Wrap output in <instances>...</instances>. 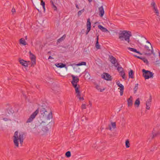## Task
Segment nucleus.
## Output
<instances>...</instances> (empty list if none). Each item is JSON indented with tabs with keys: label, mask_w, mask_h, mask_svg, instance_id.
Wrapping results in <instances>:
<instances>
[{
	"label": "nucleus",
	"mask_w": 160,
	"mask_h": 160,
	"mask_svg": "<svg viewBox=\"0 0 160 160\" xmlns=\"http://www.w3.org/2000/svg\"><path fill=\"white\" fill-rule=\"evenodd\" d=\"M72 78V81L71 82V83L72 85L74 84H77V83L78 82L79 79L78 77L75 76L74 75H72L71 76Z\"/></svg>",
	"instance_id": "obj_11"
},
{
	"label": "nucleus",
	"mask_w": 160,
	"mask_h": 160,
	"mask_svg": "<svg viewBox=\"0 0 160 160\" xmlns=\"http://www.w3.org/2000/svg\"><path fill=\"white\" fill-rule=\"evenodd\" d=\"M110 61L114 65L115 67H117L119 65L118 63H117V61L116 58L112 56L110 57Z\"/></svg>",
	"instance_id": "obj_9"
},
{
	"label": "nucleus",
	"mask_w": 160,
	"mask_h": 160,
	"mask_svg": "<svg viewBox=\"0 0 160 160\" xmlns=\"http://www.w3.org/2000/svg\"><path fill=\"white\" fill-rule=\"evenodd\" d=\"M120 73V75L121 76L122 75H123V74H125L123 70L121 72H119Z\"/></svg>",
	"instance_id": "obj_50"
},
{
	"label": "nucleus",
	"mask_w": 160,
	"mask_h": 160,
	"mask_svg": "<svg viewBox=\"0 0 160 160\" xmlns=\"http://www.w3.org/2000/svg\"><path fill=\"white\" fill-rule=\"evenodd\" d=\"M84 8H83L81 10L79 11L78 12V16H79L80 15H81L82 14V12H84Z\"/></svg>",
	"instance_id": "obj_36"
},
{
	"label": "nucleus",
	"mask_w": 160,
	"mask_h": 160,
	"mask_svg": "<svg viewBox=\"0 0 160 160\" xmlns=\"http://www.w3.org/2000/svg\"><path fill=\"white\" fill-rule=\"evenodd\" d=\"M96 88L97 89H98V90H100V92H102L105 89H101L100 88V86L99 85H97L96 86Z\"/></svg>",
	"instance_id": "obj_37"
},
{
	"label": "nucleus",
	"mask_w": 160,
	"mask_h": 160,
	"mask_svg": "<svg viewBox=\"0 0 160 160\" xmlns=\"http://www.w3.org/2000/svg\"><path fill=\"white\" fill-rule=\"evenodd\" d=\"M50 3H51L52 7V8L54 10V11H57V7L54 4L53 2V1L52 0L50 1Z\"/></svg>",
	"instance_id": "obj_25"
},
{
	"label": "nucleus",
	"mask_w": 160,
	"mask_h": 160,
	"mask_svg": "<svg viewBox=\"0 0 160 160\" xmlns=\"http://www.w3.org/2000/svg\"><path fill=\"white\" fill-rule=\"evenodd\" d=\"M20 43L24 45L27 44L25 40L22 38H21L20 39Z\"/></svg>",
	"instance_id": "obj_28"
},
{
	"label": "nucleus",
	"mask_w": 160,
	"mask_h": 160,
	"mask_svg": "<svg viewBox=\"0 0 160 160\" xmlns=\"http://www.w3.org/2000/svg\"><path fill=\"white\" fill-rule=\"evenodd\" d=\"M109 130H111L112 129V128H111V125H109Z\"/></svg>",
	"instance_id": "obj_56"
},
{
	"label": "nucleus",
	"mask_w": 160,
	"mask_h": 160,
	"mask_svg": "<svg viewBox=\"0 0 160 160\" xmlns=\"http://www.w3.org/2000/svg\"><path fill=\"white\" fill-rule=\"evenodd\" d=\"M116 84L120 88V94L121 96L122 95L123 93L124 87V86L119 81H118L116 82Z\"/></svg>",
	"instance_id": "obj_10"
},
{
	"label": "nucleus",
	"mask_w": 160,
	"mask_h": 160,
	"mask_svg": "<svg viewBox=\"0 0 160 160\" xmlns=\"http://www.w3.org/2000/svg\"><path fill=\"white\" fill-rule=\"evenodd\" d=\"M145 48L146 49L147 53H145V54L150 55L153 53V48H151V49L149 48V47L147 46H145Z\"/></svg>",
	"instance_id": "obj_12"
},
{
	"label": "nucleus",
	"mask_w": 160,
	"mask_h": 160,
	"mask_svg": "<svg viewBox=\"0 0 160 160\" xmlns=\"http://www.w3.org/2000/svg\"><path fill=\"white\" fill-rule=\"evenodd\" d=\"M53 58L51 56H49L48 58V59H53Z\"/></svg>",
	"instance_id": "obj_52"
},
{
	"label": "nucleus",
	"mask_w": 160,
	"mask_h": 160,
	"mask_svg": "<svg viewBox=\"0 0 160 160\" xmlns=\"http://www.w3.org/2000/svg\"><path fill=\"white\" fill-rule=\"evenodd\" d=\"M135 57H137V58H139V59H142V57H140V56H137V55H135V56H134Z\"/></svg>",
	"instance_id": "obj_51"
},
{
	"label": "nucleus",
	"mask_w": 160,
	"mask_h": 160,
	"mask_svg": "<svg viewBox=\"0 0 160 160\" xmlns=\"http://www.w3.org/2000/svg\"><path fill=\"white\" fill-rule=\"evenodd\" d=\"M142 59H141V60H142L144 62L146 63L147 65H148L149 62L148 60L147 59H146L144 57H142Z\"/></svg>",
	"instance_id": "obj_31"
},
{
	"label": "nucleus",
	"mask_w": 160,
	"mask_h": 160,
	"mask_svg": "<svg viewBox=\"0 0 160 160\" xmlns=\"http://www.w3.org/2000/svg\"><path fill=\"white\" fill-rule=\"evenodd\" d=\"M38 109H39V111L40 113L42 115L43 117L44 115H45V112H46V109L44 108L42 106H41Z\"/></svg>",
	"instance_id": "obj_16"
},
{
	"label": "nucleus",
	"mask_w": 160,
	"mask_h": 160,
	"mask_svg": "<svg viewBox=\"0 0 160 160\" xmlns=\"http://www.w3.org/2000/svg\"><path fill=\"white\" fill-rule=\"evenodd\" d=\"M128 50L130 51L133 52H135L137 53H138L139 54H141L139 51H137V50L135 48H128Z\"/></svg>",
	"instance_id": "obj_23"
},
{
	"label": "nucleus",
	"mask_w": 160,
	"mask_h": 160,
	"mask_svg": "<svg viewBox=\"0 0 160 160\" xmlns=\"http://www.w3.org/2000/svg\"><path fill=\"white\" fill-rule=\"evenodd\" d=\"M41 125L42 127V130L45 133L47 132L51 128V126L50 125H48V124L46 125L45 123V122H42Z\"/></svg>",
	"instance_id": "obj_4"
},
{
	"label": "nucleus",
	"mask_w": 160,
	"mask_h": 160,
	"mask_svg": "<svg viewBox=\"0 0 160 160\" xmlns=\"http://www.w3.org/2000/svg\"><path fill=\"white\" fill-rule=\"evenodd\" d=\"M77 93V97L79 98L80 97H81V95H80V92H79L78 93Z\"/></svg>",
	"instance_id": "obj_44"
},
{
	"label": "nucleus",
	"mask_w": 160,
	"mask_h": 160,
	"mask_svg": "<svg viewBox=\"0 0 160 160\" xmlns=\"http://www.w3.org/2000/svg\"><path fill=\"white\" fill-rule=\"evenodd\" d=\"M86 63L85 62H79L77 64V66H80L82 65H86Z\"/></svg>",
	"instance_id": "obj_33"
},
{
	"label": "nucleus",
	"mask_w": 160,
	"mask_h": 160,
	"mask_svg": "<svg viewBox=\"0 0 160 160\" xmlns=\"http://www.w3.org/2000/svg\"><path fill=\"white\" fill-rule=\"evenodd\" d=\"M134 72L132 70L130 69V71L128 73V76L129 78H133L134 77Z\"/></svg>",
	"instance_id": "obj_21"
},
{
	"label": "nucleus",
	"mask_w": 160,
	"mask_h": 160,
	"mask_svg": "<svg viewBox=\"0 0 160 160\" xmlns=\"http://www.w3.org/2000/svg\"><path fill=\"white\" fill-rule=\"evenodd\" d=\"M39 112L38 109H37L30 116L29 118L28 119L26 123L31 122L35 118L36 115Z\"/></svg>",
	"instance_id": "obj_5"
},
{
	"label": "nucleus",
	"mask_w": 160,
	"mask_h": 160,
	"mask_svg": "<svg viewBox=\"0 0 160 160\" xmlns=\"http://www.w3.org/2000/svg\"><path fill=\"white\" fill-rule=\"evenodd\" d=\"M98 28L100 29L103 32H109L108 31V29H107L106 28L102 26V25H99L98 26Z\"/></svg>",
	"instance_id": "obj_19"
},
{
	"label": "nucleus",
	"mask_w": 160,
	"mask_h": 160,
	"mask_svg": "<svg viewBox=\"0 0 160 160\" xmlns=\"http://www.w3.org/2000/svg\"><path fill=\"white\" fill-rule=\"evenodd\" d=\"M99 12V15L101 17H102L104 13V11L102 6H101L98 8Z\"/></svg>",
	"instance_id": "obj_15"
},
{
	"label": "nucleus",
	"mask_w": 160,
	"mask_h": 160,
	"mask_svg": "<svg viewBox=\"0 0 160 160\" xmlns=\"http://www.w3.org/2000/svg\"><path fill=\"white\" fill-rule=\"evenodd\" d=\"M140 104V101L139 98H138L137 99L136 101H135V102H134V105H137V107H139V105Z\"/></svg>",
	"instance_id": "obj_26"
},
{
	"label": "nucleus",
	"mask_w": 160,
	"mask_h": 160,
	"mask_svg": "<svg viewBox=\"0 0 160 160\" xmlns=\"http://www.w3.org/2000/svg\"><path fill=\"white\" fill-rule=\"evenodd\" d=\"M24 135V134L23 133H19V137H18V132L16 131L15 132L14 136V142L15 145L17 147L18 146V140L20 141V144H22L24 139V138H23Z\"/></svg>",
	"instance_id": "obj_2"
},
{
	"label": "nucleus",
	"mask_w": 160,
	"mask_h": 160,
	"mask_svg": "<svg viewBox=\"0 0 160 160\" xmlns=\"http://www.w3.org/2000/svg\"><path fill=\"white\" fill-rule=\"evenodd\" d=\"M30 58L31 60V67L33 66L36 63V57L31 52H29Z\"/></svg>",
	"instance_id": "obj_6"
},
{
	"label": "nucleus",
	"mask_w": 160,
	"mask_h": 160,
	"mask_svg": "<svg viewBox=\"0 0 160 160\" xmlns=\"http://www.w3.org/2000/svg\"><path fill=\"white\" fill-rule=\"evenodd\" d=\"M96 35L97 36V38H96V40H97L96 42H98V39H99L98 37H99V35L97 33Z\"/></svg>",
	"instance_id": "obj_46"
},
{
	"label": "nucleus",
	"mask_w": 160,
	"mask_h": 160,
	"mask_svg": "<svg viewBox=\"0 0 160 160\" xmlns=\"http://www.w3.org/2000/svg\"><path fill=\"white\" fill-rule=\"evenodd\" d=\"M154 12L155 13L157 16H158V14H159L158 10V9H156L154 10Z\"/></svg>",
	"instance_id": "obj_41"
},
{
	"label": "nucleus",
	"mask_w": 160,
	"mask_h": 160,
	"mask_svg": "<svg viewBox=\"0 0 160 160\" xmlns=\"http://www.w3.org/2000/svg\"><path fill=\"white\" fill-rule=\"evenodd\" d=\"M151 104H148L147 103H146V109H149L150 108V106Z\"/></svg>",
	"instance_id": "obj_43"
},
{
	"label": "nucleus",
	"mask_w": 160,
	"mask_h": 160,
	"mask_svg": "<svg viewBox=\"0 0 160 160\" xmlns=\"http://www.w3.org/2000/svg\"><path fill=\"white\" fill-rule=\"evenodd\" d=\"M158 16V17L157 18V20H158V19L159 20H160V16L158 15V16Z\"/></svg>",
	"instance_id": "obj_57"
},
{
	"label": "nucleus",
	"mask_w": 160,
	"mask_h": 160,
	"mask_svg": "<svg viewBox=\"0 0 160 160\" xmlns=\"http://www.w3.org/2000/svg\"><path fill=\"white\" fill-rule=\"evenodd\" d=\"M89 2H92V0H88Z\"/></svg>",
	"instance_id": "obj_58"
},
{
	"label": "nucleus",
	"mask_w": 160,
	"mask_h": 160,
	"mask_svg": "<svg viewBox=\"0 0 160 160\" xmlns=\"http://www.w3.org/2000/svg\"><path fill=\"white\" fill-rule=\"evenodd\" d=\"M151 5L152 7H153V9L154 10L157 8L156 4L154 2H152L151 3Z\"/></svg>",
	"instance_id": "obj_29"
},
{
	"label": "nucleus",
	"mask_w": 160,
	"mask_h": 160,
	"mask_svg": "<svg viewBox=\"0 0 160 160\" xmlns=\"http://www.w3.org/2000/svg\"><path fill=\"white\" fill-rule=\"evenodd\" d=\"M128 107H131L132 104V97L131 96L128 99Z\"/></svg>",
	"instance_id": "obj_17"
},
{
	"label": "nucleus",
	"mask_w": 160,
	"mask_h": 160,
	"mask_svg": "<svg viewBox=\"0 0 160 160\" xmlns=\"http://www.w3.org/2000/svg\"><path fill=\"white\" fill-rule=\"evenodd\" d=\"M80 100H83L84 99L83 97H80L79 98Z\"/></svg>",
	"instance_id": "obj_53"
},
{
	"label": "nucleus",
	"mask_w": 160,
	"mask_h": 160,
	"mask_svg": "<svg viewBox=\"0 0 160 160\" xmlns=\"http://www.w3.org/2000/svg\"><path fill=\"white\" fill-rule=\"evenodd\" d=\"M160 134V131H158L157 133H154L153 131L152 132V136H151V139H153L154 138L157 136L158 135Z\"/></svg>",
	"instance_id": "obj_22"
},
{
	"label": "nucleus",
	"mask_w": 160,
	"mask_h": 160,
	"mask_svg": "<svg viewBox=\"0 0 160 160\" xmlns=\"http://www.w3.org/2000/svg\"><path fill=\"white\" fill-rule=\"evenodd\" d=\"M65 156L67 158H69L71 156V153L69 151H68L66 152L65 154Z\"/></svg>",
	"instance_id": "obj_30"
},
{
	"label": "nucleus",
	"mask_w": 160,
	"mask_h": 160,
	"mask_svg": "<svg viewBox=\"0 0 160 160\" xmlns=\"http://www.w3.org/2000/svg\"><path fill=\"white\" fill-rule=\"evenodd\" d=\"M152 101V96L151 95H150L149 97V98L147 100L146 103H147L148 104H151V102Z\"/></svg>",
	"instance_id": "obj_35"
},
{
	"label": "nucleus",
	"mask_w": 160,
	"mask_h": 160,
	"mask_svg": "<svg viewBox=\"0 0 160 160\" xmlns=\"http://www.w3.org/2000/svg\"><path fill=\"white\" fill-rule=\"evenodd\" d=\"M86 26L87 29L86 32V35H87L91 29V23L90 21V18H88L87 20Z\"/></svg>",
	"instance_id": "obj_7"
},
{
	"label": "nucleus",
	"mask_w": 160,
	"mask_h": 160,
	"mask_svg": "<svg viewBox=\"0 0 160 160\" xmlns=\"http://www.w3.org/2000/svg\"><path fill=\"white\" fill-rule=\"evenodd\" d=\"M73 87L75 88V91L76 93H78L80 92L79 90V88L80 87V86L78 84H74L73 85H72Z\"/></svg>",
	"instance_id": "obj_20"
},
{
	"label": "nucleus",
	"mask_w": 160,
	"mask_h": 160,
	"mask_svg": "<svg viewBox=\"0 0 160 160\" xmlns=\"http://www.w3.org/2000/svg\"><path fill=\"white\" fill-rule=\"evenodd\" d=\"M142 71L143 73V76L145 79L153 78L154 73L152 72L144 69L142 70Z\"/></svg>",
	"instance_id": "obj_3"
},
{
	"label": "nucleus",
	"mask_w": 160,
	"mask_h": 160,
	"mask_svg": "<svg viewBox=\"0 0 160 160\" xmlns=\"http://www.w3.org/2000/svg\"><path fill=\"white\" fill-rule=\"evenodd\" d=\"M117 70L119 72L123 70V68L119 66L118 67Z\"/></svg>",
	"instance_id": "obj_39"
},
{
	"label": "nucleus",
	"mask_w": 160,
	"mask_h": 160,
	"mask_svg": "<svg viewBox=\"0 0 160 160\" xmlns=\"http://www.w3.org/2000/svg\"><path fill=\"white\" fill-rule=\"evenodd\" d=\"M5 112L6 113L5 115L7 117H8V115H10V113H12L9 108H7L6 109Z\"/></svg>",
	"instance_id": "obj_24"
},
{
	"label": "nucleus",
	"mask_w": 160,
	"mask_h": 160,
	"mask_svg": "<svg viewBox=\"0 0 160 160\" xmlns=\"http://www.w3.org/2000/svg\"><path fill=\"white\" fill-rule=\"evenodd\" d=\"M138 84H135V86L134 88L133 89L134 90V93H135L136 92L138 88Z\"/></svg>",
	"instance_id": "obj_32"
},
{
	"label": "nucleus",
	"mask_w": 160,
	"mask_h": 160,
	"mask_svg": "<svg viewBox=\"0 0 160 160\" xmlns=\"http://www.w3.org/2000/svg\"><path fill=\"white\" fill-rule=\"evenodd\" d=\"M50 52H48V53H50Z\"/></svg>",
	"instance_id": "obj_59"
},
{
	"label": "nucleus",
	"mask_w": 160,
	"mask_h": 160,
	"mask_svg": "<svg viewBox=\"0 0 160 160\" xmlns=\"http://www.w3.org/2000/svg\"><path fill=\"white\" fill-rule=\"evenodd\" d=\"M55 65L58 68H63L66 67V65L62 63H56Z\"/></svg>",
	"instance_id": "obj_18"
},
{
	"label": "nucleus",
	"mask_w": 160,
	"mask_h": 160,
	"mask_svg": "<svg viewBox=\"0 0 160 160\" xmlns=\"http://www.w3.org/2000/svg\"><path fill=\"white\" fill-rule=\"evenodd\" d=\"M112 128L114 129L116 128V123L115 122H112Z\"/></svg>",
	"instance_id": "obj_40"
},
{
	"label": "nucleus",
	"mask_w": 160,
	"mask_h": 160,
	"mask_svg": "<svg viewBox=\"0 0 160 160\" xmlns=\"http://www.w3.org/2000/svg\"><path fill=\"white\" fill-rule=\"evenodd\" d=\"M82 109H85L86 108V105L85 104H82L81 106Z\"/></svg>",
	"instance_id": "obj_42"
},
{
	"label": "nucleus",
	"mask_w": 160,
	"mask_h": 160,
	"mask_svg": "<svg viewBox=\"0 0 160 160\" xmlns=\"http://www.w3.org/2000/svg\"><path fill=\"white\" fill-rule=\"evenodd\" d=\"M147 42L149 43V46L150 47V48L152 49V45L151 44V43L150 42L148 41H147Z\"/></svg>",
	"instance_id": "obj_47"
},
{
	"label": "nucleus",
	"mask_w": 160,
	"mask_h": 160,
	"mask_svg": "<svg viewBox=\"0 0 160 160\" xmlns=\"http://www.w3.org/2000/svg\"><path fill=\"white\" fill-rule=\"evenodd\" d=\"M123 79L126 80V77H125V74H123V75H122L121 76Z\"/></svg>",
	"instance_id": "obj_48"
},
{
	"label": "nucleus",
	"mask_w": 160,
	"mask_h": 160,
	"mask_svg": "<svg viewBox=\"0 0 160 160\" xmlns=\"http://www.w3.org/2000/svg\"><path fill=\"white\" fill-rule=\"evenodd\" d=\"M126 146L127 148H128L130 147V143L128 140H127L125 142Z\"/></svg>",
	"instance_id": "obj_34"
},
{
	"label": "nucleus",
	"mask_w": 160,
	"mask_h": 160,
	"mask_svg": "<svg viewBox=\"0 0 160 160\" xmlns=\"http://www.w3.org/2000/svg\"><path fill=\"white\" fill-rule=\"evenodd\" d=\"M102 76V78L107 81H111L112 79L111 75L106 72H103Z\"/></svg>",
	"instance_id": "obj_8"
},
{
	"label": "nucleus",
	"mask_w": 160,
	"mask_h": 160,
	"mask_svg": "<svg viewBox=\"0 0 160 160\" xmlns=\"http://www.w3.org/2000/svg\"><path fill=\"white\" fill-rule=\"evenodd\" d=\"M75 5H76V8H78V9L79 8V7H78V5L77 4H75Z\"/></svg>",
	"instance_id": "obj_54"
},
{
	"label": "nucleus",
	"mask_w": 160,
	"mask_h": 160,
	"mask_svg": "<svg viewBox=\"0 0 160 160\" xmlns=\"http://www.w3.org/2000/svg\"><path fill=\"white\" fill-rule=\"evenodd\" d=\"M66 34H64L60 38H59V39H58V42L59 43V42H62L64 40V39L66 38Z\"/></svg>",
	"instance_id": "obj_27"
},
{
	"label": "nucleus",
	"mask_w": 160,
	"mask_h": 160,
	"mask_svg": "<svg viewBox=\"0 0 160 160\" xmlns=\"http://www.w3.org/2000/svg\"><path fill=\"white\" fill-rule=\"evenodd\" d=\"M43 8V9L44 11H45V5L42 6Z\"/></svg>",
	"instance_id": "obj_55"
},
{
	"label": "nucleus",
	"mask_w": 160,
	"mask_h": 160,
	"mask_svg": "<svg viewBox=\"0 0 160 160\" xmlns=\"http://www.w3.org/2000/svg\"><path fill=\"white\" fill-rule=\"evenodd\" d=\"M16 12L14 8H12V14H13Z\"/></svg>",
	"instance_id": "obj_49"
},
{
	"label": "nucleus",
	"mask_w": 160,
	"mask_h": 160,
	"mask_svg": "<svg viewBox=\"0 0 160 160\" xmlns=\"http://www.w3.org/2000/svg\"><path fill=\"white\" fill-rule=\"evenodd\" d=\"M19 62L23 66H24L25 67H28V63L27 62L29 63H30V61H28L27 62V61L24 60L23 59H21L20 58L19 59Z\"/></svg>",
	"instance_id": "obj_13"
},
{
	"label": "nucleus",
	"mask_w": 160,
	"mask_h": 160,
	"mask_svg": "<svg viewBox=\"0 0 160 160\" xmlns=\"http://www.w3.org/2000/svg\"><path fill=\"white\" fill-rule=\"evenodd\" d=\"M132 36L131 32L129 31H120L119 33V38L121 41L125 40L129 43L130 37Z\"/></svg>",
	"instance_id": "obj_1"
},
{
	"label": "nucleus",
	"mask_w": 160,
	"mask_h": 160,
	"mask_svg": "<svg viewBox=\"0 0 160 160\" xmlns=\"http://www.w3.org/2000/svg\"><path fill=\"white\" fill-rule=\"evenodd\" d=\"M95 47L97 49L100 48V46L99 44V42H96L95 44Z\"/></svg>",
	"instance_id": "obj_38"
},
{
	"label": "nucleus",
	"mask_w": 160,
	"mask_h": 160,
	"mask_svg": "<svg viewBox=\"0 0 160 160\" xmlns=\"http://www.w3.org/2000/svg\"><path fill=\"white\" fill-rule=\"evenodd\" d=\"M3 120L5 121H7L8 120H10V119H9V118H3Z\"/></svg>",
	"instance_id": "obj_45"
},
{
	"label": "nucleus",
	"mask_w": 160,
	"mask_h": 160,
	"mask_svg": "<svg viewBox=\"0 0 160 160\" xmlns=\"http://www.w3.org/2000/svg\"><path fill=\"white\" fill-rule=\"evenodd\" d=\"M46 112H45V115H44L43 117L47 118L48 119H50L52 118V112L51 111L50 112L48 113L47 111L46 110Z\"/></svg>",
	"instance_id": "obj_14"
},
{
	"label": "nucleus",
	"mask_w": 160,
	"mask_h": 160,
	"mask_svg": "<svg viewBox=\"0 0 160 160\" xmlns=\"http://www.w3.org/2000/svg\"><path fill=\"white\" fill-rule=\"evenodd\" d=\"M39 11V10L38 9H37Z\"/></svg>",
	"instance_id": "obj_60"
}]
</instances>
